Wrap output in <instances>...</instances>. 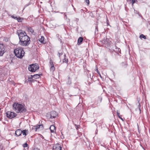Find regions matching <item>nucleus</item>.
I'll use <instances>...</instances> for the list:
<instances>
[{
  "label": "nucleus",
  "mask_w": 150,
  "mask_h": 150,
  "mask_svg": "<svg viewBox=\"0 0 150 150\" xmlns=\"http://www.w3.org/2000/svg\"><path fill=\"white\" fill-rule=\"evenodd\" d=\"M64 58L63 60V62L67 63L68 62V59H67L66 58V55L65 54H64Z\"/></svg>",
  "instance_id": "nucleus-18"
},
{
  "label": "nucleus",
  "mask_w": 150,
  "mask_h": 150,
  "mask_svg": "<svg viewBox=\"0 0 150 150\" xmlns=\"http://www.w3.org/2000/svg\"><path fill=\"white\" fill-rule=\"evenodd\" d=\"M101 42L104 46L106 47H109L111 44V41L108 39H104L101 41Z\"/></svg>",
  "instance_id": "nucleus-5"
},
{
  "label": "nucleus",
  "mask_w": 150,
  "mask_h": 150,
  "mask_svg": "<svg viewBox=\"0 0 150 150\" xmlns=\"http://www.w3.org/2000/svg\"><path fill=\"white\" fill-rule=\"evenodd\" d=\"M117 115L118 116V117H119V116H120V112H119V111H117Z\"/></svg>",
  "instance_id": "nucleus-28"
},
{
  "label": "nucleus",
  "mask_w": 150,
  "mask_h": 150,
  "mask_svg": "<svg viewBox=\"0 0 150 150\" xmlns=\"http://www.w3.org/2000/svg\"><path fill=\"white\" fill-rule=\"evenodd\" d=\"M55 70V68L54 66L51 67L50 68V70L51 71H54Z\"/></svg>",
  "instance_id": "nucleus-21"
},
{
  "label": "nucleus",
  "mask_w": 150,
  "mask_h": 150,
  "mask_svg": "<svg viewBox=\"0 0 150 150\" xmlns=\"http://www.w3.org/2000/svg\"><path fill=\"white\" fill-rule=\"evenodd\" d=\"M7 117L10 119H11L16 115V114L15 113L11 111H8L6 112Z\"/></svg>",
  "instance_id": "nucleus-6"
},
{
  "label": "nucleus",
  "mask_w": 150,
  "mask_h": 150,
  "mask_svg": "<svg viewBox=\"0 0 150 150\" xmlns=\"http://www.w3.org/2000/svg\"><path fill=\"white\" fill-rule=\"evenodd\" d=\"M22 133V130L20 129H18L16 131L15 134L17 136H19Z\"/></svg>",
  "instance_id": "nucleus-12"
},
{
  "label": "nucleus",
  "mask_w": 150,
  "mask_h": 150,
  "mask_svg": "<svg viewBox=\"0 0 150 150\" xmlns=\"http://www.w3.org/2000/svg\"><path fill=\"white\" fill-rule=\"evenodd\" d=\"M96 71L97 72L98 74H100V72L98 71V68L97 66H96Z\"/></svg>",
  "instance_id": "nucleus-25"
},
{
  "label": "nucleus",
  "mask_w": 150,
  "mask_h": 150,
  "mask_svg": "<svg viewBox=\"0 0 150 150\" xmlns=\"http://www.w3.org/2000/svg\"><path fill=\"white\" fill-rule=\"evenodd\" d=\"M71 82L70 81V82H69V81L68 82V83L69 84H71Z\"/></svg>",
  "instance_id": "nucleus-39"
},
{
  "label": "nucleus",
  "mask_w": 150,
  "mask_h": 150,
  "mask_svg": "<svg viewBox=\"0 0 150 150\" xmlns=\"http://www.w3.org/2000/svg\"><path fill=\"white\" fill-rule=\"evenodd\" d=\"M14 52L17 57L21 59L23 57L24 54V52L23 49L20 47L15 49Z\"/></svg>",
  "instance_id": "nucleus-3"
},
{
  "label": "nucleus",
  "mask_w": 150,
  "mask_h": 150,
  "mask_svg": "<svg viewBox=\"0 0 150 150\" xmlns=\"http://www.w3.org/2000/svg\"><path fill=\"white\" fill-rule=\"evenodd\" d=\"M40 127L42 129L43 128V126L42 125H38L37 126H33L32 127V129H34L35 131H36L37 130L39 129Z\"/></svg>",
  "instance_id": "nucleus-10"
},
{
  "label": "nucleus",
  "mask_w": 150,
  "mask_h": 150,
  "mask_svg": "<svg viewBox=\"0 0 150 150\" xmlns=\"http://www.w3.org/2000/svg\"><path fill=\"white\" fill-rule=\"evenodd\" d=\"M13 109L17 113H24L26 111L25 106L21 104L15 103L13 105Z\"/></svg>",
  "instance_id": "nucleus-2"
},
{
  "label": "nucleus",
  "mask_w": 150,
  "mask_h": 150,
  "mask_svg": "<svg viewBox=\"0 0 150 150\" xmlns=\"http://www.w3.org/2000/svg\"><path fill=\"white\" fill-rule=\"evenodd\" d=\"M122 21L124 22H125L126 23H127V21H128V19H122Z\"/></svg>",
  "instance_id": "nucleus-27"
},
{
  "label": "nucleus",
  "mask_w": 150,
  "mask_h": 150,
  "mask_svg": "<svg viewBox=\"0 0 150 150\" xmlns=\"http://www.w3.org/2000/svg\"><path fill=\"white\" fill-rule=\"evenodd\" d=\"M38 40L40 42L43 44H44L46 43V42L44 40V38L42 36L40 35L39 36Z\"/></svg>",
  "instance_id": "nucleus-11"
},
{
  "label": "nucleus",
  "mask_w": 150,
  "mask_h": 150,
  "mask_svg": "<svg viewBox=\"0 0 150 150\" xmlns=\"http://www.w3.org/2000/svg\"><path fill=\"white\" fill-rule=\"evenodd\" d=\"M4 40L5 42H8V38L7 37L4 38Z\"/></svg>",
  "instance_id": "nucleus-22"
},
{
  "label": "nucleus",
  "mask_w": 150,
  "mask_h": 150,
  "mask_svg": "<svg viewBox=\"0 0 150 150\" xmlns=\"http://www.w3.org/2000/svg\"><path fill=\"white\" fill-rule=\"evenodd\" d=\"M39 67L38 64L37 63L35 64H32L30 65L28 67V69L29 71L34 72H35L37 70L39 69Z\"/></svg>",
  "instance_id": "nucleus-4"
},
{
  "label": "nucleus",
  "mask_w": 150,
  "mask_h": 150,
  "mask_svg": "<svg viewBox=\"0 0 150 150\" xmlns=\"http://www.w3.org/2000/svg\"><path fill=\"white\" fill-rule=\"evenodd\" d=\"M98 26H97L96 27V30L97 31H98Z\"/></svg>",
  "instance_id": "nucleus-36"
},
{
  "label": "nucleus",
  "mask_w": 150,
  "mask_h": 150,
  "mask_svg": "<svg viewBox=\"0 0 150 150\" xmlns=\"http://www.w3.org/2000/svg\"><path fill=\"white\" fill-rule=\"evenodd\" d=\"M139 107H140V104L139 103Z\"/></svg>",
  "instance_id": "nucleus-42"
},
{
  "label": "nucleus",
  "mask_w": 150,
  "mask_h": 150,
  "mask_svg": "<svg viewBox=\"0 0 150 150\" xmlns=\"http://www.w3.org/2000/svg\"><path fill=\"white\" fill-rule=\"evenodd\" d=\"M22 134L23 135H24L25 136H26L29 133V131L28 129H25V130H22Z\"/></svg>",
  "instance_id": "nucleus-14"
},
{
  "label": "nucleus",
  "mask_w": 150,
  "mask_h": 150,
  "mask_svg": "<svg viewBox=\"0 0 150 150\" xmlns=\"http://www.w3.org/2000/svg\"><path fill=\"white\" fill-rule=\"evenodd\" d=\"M121 116H119V118L120 119H121L123 121V119L121 117Z\"/></svg>",
  "instance_id": "nucleus-34"
},
{
  "label": "nucleus",
  "mask_w": 150,
  "mask_h": 150,
  "mask_svg": "<svg viewBox=\"0 0 150 150\" xmlns=\"http://www.w3.org/2000/svg\"><path fill=\"white\" fill-rule=\"evenodd\" d=\"M62 147L60 144H55L53 147V150H61Z\"/></svg>",
  "instance_id": "nucleus-8"
},
{
  "label": "nucleus",
  "mask_w": 150,
  "mask_h": 150,
  "mask_svg": "<svg viewBox=\"0 0 150 150\" xmlns=\"http://www.w3.org/2000/svg\"><path fill=\"white\" fill-rule=\"evenodd\" d=\"M28 30L29 32H31L33 35H35L36 34L34 30L31 27L28 28Z\"/></svg>",
  "instance_id": "nucleus-15"
},
{
  "label": "nucleus",
  "mask_w": 150,
  "mask_h": 150,
  "mask_svg": "<svg viewBox=\"0 0 150 150\" xmlns=\"http://www.w3.org/2000/svg\"><path fill=\"white\" fill-rule=\"evenodd\" d=\"M18 22H21L23 19H16Z\"/></svg>",
  "instance_id": "nucleus-32"
},
{
  "label": "nucleus",
  "mask_w": 150,
  "mask_h": 150,
  "mask_svg": "<svg viewBox=\"0 0 150 150\" xmlns=\"http://www.w3.org/2000/svg\"><path fill=\"white\" fill-rule=\"evenodd\" d=\"M99 74V75L100 76V78H102V76H101V75H100V74Z\"/></svg>",
  "instance_id": "nucleus-40"
},
{
  "label": "nucleus",
  "mask_w": 150,
  "mask_h": 150,
  "mask_svg": "<svg viewBox=\"0 0 150 150\" xmlns=\"http://www.w3.org/2000/svg\"><path fill=\"white\" fill-rule=\"evenodd\" d=\"M83 38L82 37H79L78 40V44L79 45L82 42Z\"/></svg>",
  "instance_id": "nucleus-17"
},
{
  "label": "nucleus",
  "mask_w": 150,
  "mask_h": 150,
  "mask_svg": "<svg viewBox=\"0 0 150 150\" xmlns=\"http://www.w3.org/2000/svg\"><path fill=\"white\" fill-rule=\"evenodd\" d=\"M132 4H133L137 2V0H132Z\"/></svg>",
  "instance_id": "nucleus-29"
},
{
  "label": "nucleus",
  "mask_w": 150,
  "mask_h": 150,
  "mask_svg": "<svg viewBox=\"0 0 150 150\" xmlns=\"http://www.w3.org/2000/svg\"><path fill=\"white\" fill-rule=\"evenodd\" d=\"M139 110L140 111V113H141V110H140V109L139 107Z\"/></svg>",
  "instance_id": "nucleus-41"
},
{
  "label": "nucleus",
  "mask_w": 150,
  "mask_h": 150,
  "mask_svg": "<svg viewBox=\"0 0 150 150\" xmlns=\"http://www.w3.org/2000/svg\"><path fill=\"white\" fill-rule=\"evenodd\" d=\"M85 1L87 4H89V0H86Z\"/></svg>",
  "instance_id": "nucleus-31"
},
{
  "label": "nucleus",
  "mask_w": 150,
  "mask_h": 150,
  "mask_svg": "<svg viewBox=\"0 0 150 150\" xmlns=\"http://www.w3.org/2000/svg\"><path fill=\"white\" fill-rule=\"evenodd\" d=\"M28 146V144L27 143H25V144H24L23 145V146L24 147H27Z\"/></svg>",
  "instance_id": "nucleus-26"
},
{
  "label": "nucleus",
  "mask_w": 150,
  "mask_h": 150,
  "mask_svg": "<svg viewBox=\"0 0 150 150\" xmlns=\"http://www.w3.org/2000/svg\"><path fill=\"white\" fill-rule=\"evenodd\" d=\"M139 37L140 38H143L145 39H146V37L143 34L139 36Z\"/></svg>",
  "instance_id": "nucleus-19"
},
{
  "label": "nucleus",
  "mask_w": 150,
  "mask_h": 150,
  "mask_svg": "<svg viewBox=\"0 0 150 150\" xmlns=\"http://www.w3.org/2000/svg\"><path fill=\"white\" fill-rule=\"evenodd\" d=\"M12 18H13L14 19H22L20 17H14V16H11Z\"/></svg>",
  "instance_id": "nucleus-23"
},
{
  "label": "nucleus",
  "mask_w": 150,
  "mask_h": 150,
  "mask_svg": "<svg viewBox=\"0 0 150 150\" xmlns=\"http://www.w3.org/2000/svg\"><path fill=\"white\" fill-rule=\"evenodd\" d=\"M33 150H39V149L37 148H34Z\"/></svg>",
  "instance_id": "nucleus-37"
},
{
  "label": "nucleus",
  "mask_w": 150,
  "mask_h": 150,
  "mask_svg": "<svg viewBox=\"0 0 150 150\" xmlns=\"http://www.w3.org/2000/svg\"><path fill=\"white\" fill-rule=\"evenodd\" d=\"M61 13L62 14H63L64 16V18H67L66 15L64 13Z\"/></svg>",
  "instance_id": "nucleus-30"
},
{
  "label": "nucleus",
  "mask_w": 150,
  "mask_h": 150,
  "mask_svg": "<svg viewBox=\"0 0 150 150\" xmlns=\"http://www.w3.org/2000/svg\"><path fill=\"white\" fill-rule=\"evenodd\" d=\"M107 25H109V23H108V19H107Z\"/></svg>",
  "instance_id": "nucleus-35"
},
{
  "label": "nucleus",
  "mask_w": 150,
  "mask_h": 150,
  "mask_svg": "<svg viewBox=\"0 0 150 150\" xmlns=\"http://www.w3.org/2000/svg\"><path fill=\"white\" fill-rule=\"evenodd\" d=\"M1 110V108H0V110Z\"/></svg>",
  "instance_id": "nucleus-43"
},
{
  "label": "nucleus",
  "mask_w": 150,
  "mask_h": 150,
  "mask_svg": "<svg viewBox=\"0 0 150 150\" xmlns=\"http://www.w3.org/2000/svg\"><path fill=\"white\" fill-rule=\"evenodd\" d=\"M98 130H97V129L96 131V134H97V132H98Z\"/></svg>",
  "instance_id": "nucleus-38"
},
{
  "label": "nucleus",
  "mask_w": 150,
  "mask_h": 150,
  "mask_svg": "<svg viewBox=\"0 0 150 150\" xmlns=\"http://www.w3.org/2000/svg\"><path fill=\"white\" fill-rule=\"evenodd\" d=\"M50 65L51 67L54 66V64H53V62L51 59H50Z\"/></svg>",
  "instance_id": "nucleus-20"
},
{
  "label": "nucleus",
  "mask_w": 150,
  "mask_h": 150,
  "mask_svg": "<svg viewBox=\"0 0 150 150\" xmlns=\"http://www.w3.org/2000/svg\"><path fill=\"white\" fill-rule=\"evenodd\" d=\"M50 129L51 132H54L56 130L55 127L53 125H52L50 126Z\"/></svg>",
  "instance_id": "nucleus-16"
},
{
  "label": "nucleus",
  "mask_w": 150,
  "mask_h": 150,
  "mask_svg": "<svg viewBox=\"0 0 150 150\" xmlns=\"http://www.w3.org/2000/svg\"><path fill=\"white\" fill-rule=\"evenodd\" d=\"M17 33L20 40L19 44L24 46L29 45L31 42L30 38L27 35L25 32L21 31L18 32Z\"/></svg>",
  "instance_id": "nucleus-1"
},
{
  "label": "nucleus",
  "mask_w": 150,
  "mask_h": 150,
  "mask_svg": "<svg viewBox=\"0 0 150 150\" xmlns=\"http://www.w3.org/2000/svg\"><path fill=\"white\" fill-rule=\"evenodd\" d=\"M5 49L3 44L0 43V56H2L4 53Z\"/></svg>",
  "instance_id": "nucleus-7"
},
{
  "label": "nucleus",
  "mask_w": 150,
  "mask_h": 150,
  "mask_svg": "<svg viewBox=\"0 0 150 150\" xmlns=\"http://www.w3.org/2000/svg\"><path fill=\"white\" fill-rule=\"evenodd\" d=\"M75 125L76 127V128L77 130H78V129L80 127V126L79 125H76L75 124Z\"/></svg>",
  "instance_id": "nucleus-24"
},
{
  "label": "nucleus",
  "mask_w": 150,
  "mask_h": 150,
  "mask_svg": "<svg viewBox=\"0 0 150 150\" xmlns=\"http://www.w3.org/2000/svg\"><path fill=\"white\" fill-rule=\"evenodd\" d=\"M58 54H59V57H60V56L63 54V53H60L59 52H58Z\"/></svg>",
  "instance_id": "nucleus-33"
},
{
  "label": "nucleus",
  "mask_w": 150,
  "mask_h": 150,
  "mask_svg": "<svg viewBox=\"0 0 150 150\" xmlns=\"http://www.w3.org/2000/svg\"><path fill=\"white\" fill-rule=\"evenodd\" d=\"M42 74H35L34 75H31V76L32 77V78H34L35 79H37L39 78V77H40V76L42 75Z\"/></svg>",
  "instance_id": "nucleus-13"
},
{
  "label": "nucleus",
  "mask_w": 150,
  "mask_h": 150,
  "mask_svg": "<svg viewBox=\"0 0 150 150\" xmlns=\"http://www.w3.org/2000/svg\"><path fill=\"white\" fill-rule=\"evenodd\" d=\"M57 116V113L54 111H52L50 112V117L51 118H54L56 117Z\"/></svg>",
  "instance_id": "nucleus-9"
}]
</instances>
